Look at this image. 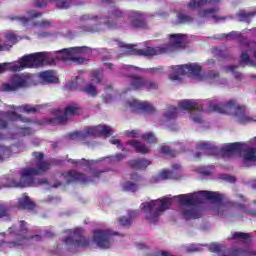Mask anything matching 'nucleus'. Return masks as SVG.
Wrapping results in <instances>:
<instances>
[{"label": "nucleus", "instance_id": "obj_1", "mask_svg": "<svg viewBox=\"0 0 256 256\" xmlns=\"http://www.w3.org/2000/svg\"><path fill=\"white\" fill-rule=\"evenodd\" d=\"M205 199L219 203L223 201V195L218 192L200 191L193 194L178 195V196H165L161 199L151 200L141 204L142 213L148 223H157L159 217L171 207L173 201H179L180 213L183 219L189 221L191 219H199L201 217V210L195 207L197 203H203Z\"/></svg>", "mask_w": 256, "mask_h": 256}, {"label": "nucleus", "instance_id": "obj_2", "mask_svg": "<svg viewBox=\"0 0 256 256\" xmlns=\"http://www.w3.org/2000/svg\"><path fill=\"white\" fill-rule=\"evenodd\" d=\"M187 45V36L183 34H171L169 45L164 47H146L143 49H136L133 45L121 42L120 47L126 49L125 53L128 55H139L143 57H154V55H163V53H173L177 49H185Z\"/></svg>", "mask_w": 256, "mask_h": 256}, {"label": "nucleus", "instance_id": "obj_3", "mask_svg": "<svg viewBox=\"0 0 256 256\" xmlns=\"http://www.w3.org/2000/svg\"><path fill=\"white\" fill-rule=\"evenodd\" d=\"M208 105V113H224V115H233L238 123H255L256 117L247 114L245 107L240 106L235 101H229L227 103H220L213 99L206 102Z\"/></svg>", "mask_w": 256, "mask_h": 256}, {"label": "nucleus", "instance_id": "obj_4", "mask_svg": "<svg viewBox=\"0 0 256 256\" xmlns=\"http://www.w3.org/2000/svg\"><path fill=\"white\" fill-rule=\"evenodd\" d=\"M33 157L36 161V168H24L20 172V181L12 180L6 187H29L35 184L34 175H41L49 170V163L43 161V153L34 152Z\"/></svg>", "mask_w": 256, "mask_h": 256}, {"label": "nucleus", "instance_id": "obj_5", "mask_svg": "<svg viewBox=\"0 0 256 256\" xmlns=\"http://www.w3.org/2000/svg\"><path fill=\"white\" fill-rule=\"evenodd\" d=\"M172 73L170 74L171 81H181V75H188L195 77L198 81H206L207 83H215L219 81V74L213 71L207 74L201 73V65L199 64H186L182 66H173Z\"/></svg>", "mask_w": 256, "mask_h": 256}, {"label": "nucleus", "instance_id": "obj_6", "mask_svg": "<svg viewBox=\"0 0 256 256\" xmlns=\"http://www.w3.org/2000/svg\"><path fill=\"white\" fill-rule=\"evenodd\" d=\"M49 59L48 52H38L22 57L18 62L0 64V74L5 71H23V69L39 67Z\"/></svg>", "mask_w": 256, "mask_h": 256}, {"label": "nucleus", "instance_id": "obj_7", "mask_svg": "<svg viewBox=\"0 0 256 256\" xmlns=\"http://www.w3.org/2000/svg\"><path fill=\"white\" fill-rule=\"evenodd\" d=\"M25 225H26L25 221H22L20 230H17L14 233L13 231H15V228L10 227L8 230V233H10V235H13L17 241L7 242V241L1 240L0 247H9L10 249H12V247H19L21 245H25V243H27V241H29L30 239H35V241H41V235L26 236L27 227H25Z\"/></svg>", "mask_w": 256, "mask_h": 256}, {"label": "nucleus", "instance_id": "obj_8", "mask_svg": "<svg viewBox=\"0 0 256 256\" xmlns=\"http://www.w3.org/2000/svg\"><path fill=\"white\" fill-rule=\"evenodd\" d=\"M58 53L60 54L58 59L61 61H73V63L83 65V63H85V58L77 57V55H89V53H91V48L85 46L75 47L61 50Z\"/></svg>", "mask_w": 256, "mask_h": 256}, {"label": "nucleus", "instance_id": "obj_9", "mask_svg": "<svg viewBox=\"0 0 256 256\" xmlns=\"http://www.w3.org/2000/svg\"><path fill=\"white\" fill-rule=\"evenodd\" d=\"M99 135H113V129L109 126L98 125L95 127L87 128L84 132H74L70 135V139H85V137H99Z\"/></svg>", "mask_w": 256, "mask_h": 256}, {"label": "nucleus", "instance_id": "obj_10", "mask_svg": "<svg viewBox=\"0 0 256 256\" xmlns=\"http://www.w3.org/2000/svg\"><path fill=\"white\" fill-rule=\"evenodd\" d=\"M179 109L182 111H191L190 119L194 123H203V117L201 111H203V105L196 100H182L178 104Z\"/></svg>", "mask_w": 256, "mask_h": 256}, {"label": "nucleus", "instance_id": "obj_11", "mask_svg": "<svg viewBox=\"0 0 256 256\" xmlns=\"http://www.w3.org/2000/svg\"><path fill=\"white\" fill-rule=\"evenodd\" d=\"M240 63L248 67H256V42H249L243 46Z\"/></svg>", "mask_w": 256, "mask_h": 256}, {"label": "nucleus", "instance_id": "obj_12", "mask_svg": "<svg viewBox=\"0 0 256 256\" xmlns=\"http://www.w3.org/2000/svg\"><path fill=\"white\" fill-rule=\"evenodd\" d=\"M94 178L87 179L85 174L77 173L76 171L65 172L62 174L61 179L64 180V183H73V181H79L80 183H89V181H95V179H99L103 172L94 171L92 173Z\"/></svg>", "mask_w": 256, "mask_h": 256}, {"label": "nucleus", "instance_id": "obj_13", "mask_svg": "<svg viewBox=\"0 0 256 256\" xmlns=\"http://www.w3.org/2000/svg\"><path fill=\"white\" fill-rule=\"evenodd\" d=\"M21 87H29V77L16 74L8 83L2 85L3 91H17Z\"/></svg>", "mask_w": 256, "mask_h": 256}, {"label": "nucleus", "instance_id": "obj_14", "mask_svg": "<svg viewBox=\"0 0 256 256\" xmlns=\"http://www.w3.org/2000/svg\"><path fill=\"white\" fill-rule=\"evenodd\" d=\"M209 249L212 253H218V256H247V255L255 256L256 255V253L251 252L249 248L245 250L232 249V250L223 252V250H221V246H219L218 244H211L209 246Z\"/></svg>", "mask_w": 256, "mask_h": 256}, {"label": "nucleus", "instance_id": "obj_15", "mask_svg": "<svg viewBox=\"0 0 256 256\" xmlns=\"http://www.w3.org/2000/svg\"><path fill=\"white\" fill-rule=\"evenodd\" d=\"M94 242L100 247V249H109L113 244L111 238V231L109 230H95Z\"/></svg>", "mask_w": 256, "mask_h": 256}, {"label": "nucleus", "instance_id": "obj_16", "mask_svg": "<svg viewBox=\"0 0 256 256\" xmlns=\"http://www.w3.org/2000/svg\"><path fill=\"white\" fill-rule=\"evenodd\" d=\"M101 17L95 16L93 14H84L80 17L81 23H87V26H83L82 31L85 33H99L101 31V25L91 26L92 23H99Z\"/></svg>", "mask_w": 256, "mask_h": 256}, {"label": "nucleus", "instance_id": "obj_17", "mask_svg": "<svg viewBox=\"0 0 256 256\" xmlns=\"http://www.w3.org/2000/svg\"><path fill=\"white\" fill-rule=\"evenodd\" d=\"M181 164H173L171 170H163L159 173L157 178L152 179V183H159L167 179H181Z\"/></svg>", "mask_w": 256, "mask_h": 256}, {"label": "nucleus", "instance_id": "obj_18", "mask_svg": "<svg viewBox=\"0 0 256 256\" xmlns=\"http://www.w3.org/2000/svg\"><path fill=\"white\" fill-rule=\"evenodd\" d=\"M103 79V74L99 71H93L91 73V84L82 88V91L89 95L90 97L97 96V87L95 85H99L101 80Z\"/></svg>", "mask_w": 256, "mask_h": 256}, {"label": "nucleus", "instance_id": "obj_19", "mask_svg": "<svg viewBox=\"0 0 256 256\" xmlns=\"http://www.w3.org/2000/svg\"><path fill=\"white\" fill-rule=\"evenodd\" d=\"M77 113V106L75 105H69L67 106L64 110H55L54 111V121H56V123H65V121H67L68 119H71V117H73V115H76Z\"/></svg>", "mask_w": 256, "mask_h": 256}, {"label": "nucleus", "instance_id": "obj_20", "mask_svg": "<svg viewBox=\"0 0 256 256\" xmlns=\"http://www.w3.org/2000/svg\"><path fill=\"white\" fill-rule=\"evenodd\" d=\"M68 237L64 239L65 245L67 247H77L81 245V242L83 241V229L76 228L75 230H68Z\"/></svg>", "mask_w": 256, "mask_h": 256}, {"label": "nucleus", "instance_id": "obj_21", "mask_svg": "<svg viewBox=\"0 0 256 256\" xmlns=\"http://www.w3.org/2000/svg\"><path fill=\"white\" fill-rule=\"evenodd\" d=\"M8 121H23V123H29V118H22L15 112H0V129H7Z\"/></svg>", "mask_w": 256, "mask_h": 256}, {"label": "nucleus", "instance_id": "obj_22", "mask_svg": "<svg viewBox=\"0 0 256 256\" xmlns=\"http://www.w3.org/2000/svg\"><path fill=\"white\" fill-rule=\"evenodd\" d=\"M127 105L131 109V111H145L146 113H151V111H154L153 105L149 104V102L132 100L130 102H127Z\"/></svg>", "mask_w": 256, "mask_h": 256}, {"label": "nucleus", "instance_id": "obj_23", "mask_svg": "<svg viewBox=\"0 0 256 256\" xmlns=\"http://www.w3.org/2000/svg\"><path fill=\"white\" fill-rule=\"evenodd\" d=\"M50 3H56L58 9H69L71 7V0H48ZM35 7H47V2L45 0H36Z\"/></svg>", "mask_w": 256, "mask_h": 256}, {"label": "nucleus", "instance_id": "obj_24", "mask_svg": "<svg viewBox=\"0 0 256 256\" xmlns=\"http://www.w3.org/2000/svg\"><path fill=\"white\" fill-rule=\"evenodd\" d=\"M217 13H219V8H205L198 10V17L201 19H214V21H221V19L217 17Z\"/></svg>", "mask_w": 256, "mask_h": 256}, {"label": "nucleus", "instance_id": "obj_25", "mask_svg": "<svg viewBox=\"0 0 256 256\" xmlns=\"http://www.w3.org/2000/svg\"><path fill=\"white\" fill-rule=\"evenodd\" d=\"M197 148L199 151H203L208 155H217L219 153V149H217L215 145L205 141L199 142Z\"/></svg>", "mask_w": 256, "mask_h": 256}, {"label": "nucleus", "instance_id": "obj_26", "mask_svg": "<svg viewBox=\"0 0 256 256\" xmlns=\"http://www.w3.org/2000/svg\"><path fill=\"white\" fill-rule=\"evenodd\" d=\"M126 145H130L136 151V153H141L142 155H147V153H151V149L145 146V144L139 142L138 140H130L126 143Z\"/></svg>", "mask_w": 256, "mask_h": 256}, {"label": "nucleus", "instance_id": "obj_27", "mask_svg": "<svg viewBox=\"0 0 256 256\" xmlns=\"http://www.w3.org/2000/svg\"><path fill=\"white\" fill-rule=\"evenodd\" d=\"M216 3H219V0H190L188 9H199L205 5H216Z\"/></svg>", "mask_w": 256, "mask_h": 256}, {"label": "nucleus", "instance_id": "obj_28", "mask_svg": "<svg viewBox=\"0 0 256 256\" xmlns=\"http://www.w3.org/2000/svg\"><path fill=\"white\" fill-rule=\"evenodd\" d=\"M132 19V25L134 27H144L145 25V19H147V16L140 12L132 11L130 13Z\"/></svg>", "mask_w": 256, "mask_h": 256}, {"label": "nucleus", "instance_id": "obj_29", "mask_svg": "<svg viewBox=\"0 0 256 256\" xmlns=\"http://www.w3.org/2000/svg\"><path fill=\"white\" fill-rule=\"evenodd\" d=\"M43 83H59V78L55 75L54 71L48 70L39 74Z\"/></svg>", "mask_w": 256, "mask_h": 256}, {"label": "nucleus", "instance_id": "obj_30", "mask_svg": "<svg viewBox=\"0 0 256 256\" xmlns=\"http://www.w3.org/2000/svg\"><path fill=\"white\" fill-rule=\"evenodd\" d=\"M17 207L18 209L31 210L35 208V203L29 199V196L23 195L22 197L18 198Z\"/></svg>", "mask_w": 256, "mask_h": 256}, {"label": "nucleus", "instance_id": "obj_31", "mask_svg": "<svg viewBox=\"0 0 256 256\" xmlns=\"http://www.w3.org/2000/svg\"><path fill=\"white\" fill-rule=\"evenodd\" d=\"M5 139H7L5 135L0 134V160L11 157V148L3 145V141H5Z\"/></svg>", "mask_w": 256, "mask_h": 256}, {"label": "nucleus", "instance_id": "obj_32", "mask_svg": "<svg viewBox=\"0 0 256 256\" xmlns=\"http://www.w3.org/2000/svg\"><path fill=\"white\" fill-rule=\"evenodd\" d=\"M131 79V89L137 90V89H143L145 87V79H143L141 76H130Z\"/></svg>", "mask_w": 256, "mask_h": 256}, {"label": "nucleus", "instance_id": "obj_33", "mask_svg": "<svg viewBox=\"0 0 256 256\" xmlns=\"http://www.w3.org/2000/svg\"><path fill=\"white\" fill-rule=\"evenodd\" d=\"M137 215H139L137 210H129L128 218L122 217L119 219L120 225H122V227H129V225H131L132 219L137 217Z\"/></svg>", "mask_w": 256, "mask_h": 256}, {"label": "nucleus", "instance_id": "obj_34", "mask_svg": "<svg viewBox=\"0 0 256 256\" xmlns=\"http://www.w3.org/2000/svg\"><path fill=\"white\" fill-rule=\"evenodd\" d=\"M151 165V162L149 160H132L130 162V166L133 167V169H147Z\"/></svg>", "mask_w": 256, "mask_h": 256}, {"label": "nucleus", "instance_id": "obj_35", "mask_svg": "<svg viewBox=\"0 0 256 256\" xmlns=\"http://www.w3.org/2000/svg\"><path fill=\"white\" fill-rule=\"evenodd\" d=\"M255 15V12H246L245 10H240L237 13L238 21H243L245 23H250L251 18Z\"/></svg>", "mask_w": 256, "mask_h": 256}, {"label": "nucleus", "instance_id": "obj_36", "mask_svg": "<svg viewBox=\"0 0 256 256\" xmlns=\"http://www.w3.org/2000/svg\"><path fill=\"white\" fill-rule=\"evenodd\" d=\"M6 39H7L8 43H10V44H9V46L0 45V51H5V50L9 49L10 47H13V45H15V43H17V36H15V34L13 32H8L6 34Z\"/></svg>", "mask_w": 256, "mask_h": 256}, {"label": "nucleus", "instance_id": "obj_37", "mask_svg": "<svg viewBox=\"0 0 256 256\" xmlns=\"http://www.w3.org/2000/svg\"><path fill=\"white\" fill-rule=\"evenodd\" d=\"M179 114V109L175 107L169 108L165 113H164V118L166 121H171L173 119H177V115Z\"/></svg>", "mask_w": 256, "mask_h": 256}, {"label": "nucleus", "instance_id": "obj_38", "mask_svg": "<svg viewBox=\"0 0 256 256\" xmlns=\"http://www.w3.org/2000/svg\"><path fill=\"white\" fill-rule=\"evenodd\" d=\"M10 212L11 206L0 202V219H3V217H9L11 215Z\"/></svg>", "mask_w": 256, "mask_h": 256}, {"label": "nucleus", "instance_id": "obj_39", "mask_svg": "<svg viewBox=\"0 0 256 256\" xmlns=\"http://www.w3.org/2000/svg\"><path fill=\"white\" fill-rule=\"evenodd\" d=\"M214 215H219L220 217H227L229 215V208L225 205H219L214 208Z\"/></svg>", "mask_w": 256, "mask_h": 256}, {"label": "nucleus", "instance_id": "obj_40", "mask_svg": "<svg viewBox=\"0 0 256 256\" xmlns=\"http://www.w3.org/2000/svg\"><path fill=\"white\" fill-rule=\"evenodd\" d=\"M121 17H123V11L114 8L110 11L107 19H112V21H115L116 19H121Z\"/></svg>", "mask_w": 256, "mask_h": 256}, {"label": "nucleus", "instance_id": "obj_41", "mask_svg": "<svg viewBox=\"0 0 256 256\" xmlns=\"http://www.w3.org/2000/svg\"><path fill=\"white\" fill-rule=\"evenodd\" d=\"M17 109L21 113H37L38 108L31 105L18 106Z\"/></svg>", "mask_w": 256, "mask_h": 256}, {"label": "nucleus", "instance_id": "obj_42", "mask_svg": "<svg viewBox=\"0 0 256 256\" xmlns=\"http://www.w3.org/2000/svg\"><path fill=\"white\" fill-rule=\"evenodd\" d=\"M37 17H41V12L30 11L29 19L22 17V18H19V20L21 21V23H23V25H27V23H29L30 19H37Z\"/></svg>", "mask_w": 256, "mask_h": 256}, {"label": "nucleus", "instance_id": "obj_43", "mask_svg": "<svg viewBox=\"0 0 256 256\" xmlns=\"http://www.w3.org/2000/svg\"><path fill=\"white\" fill-rule=\"evenodd\" d=\"M137 189H139V185H137L131 181H128L123 184L124 191H130L131 193H135V191H137Z\"/></svg>", "mask_w": 256, "mask_h": 256}, {"label": "nucleus", "instance_id": "obj_44", "mask_svg": "<svg viewBox=\"0 0 256 256\" xmlns=\"http://www.w3.org/2000/svg\"><path fill=\"white\" fill-rule=\"evenodd\" d=\"M232 239H235L236 241L245 242L249 239V234L243 232H234L232 234Z\"/></svg>", "mask_w": 256, "mask_h": 256}, {"label": "nucleus", "instance_id": "obj_45", "mask_svg": "<svg viewBox=\"0 0 256 256\" xmlns=\"http://www.w3.org/2000/svg\"><path fill=\"white\" fill-rule=\"evenodd\" d=\"M142 139H144V141H146L147 143H157V137H155V134L151 132L143 134Z\"/></svg>", "mask_w": 256, "mask_h": 256}, {"label": "nucleus", "instance_id": "obj_46", "mask_svg": "<svg viewBox=\"0 0 256 256\" xmlns=\"http://www.w3.org/2000/svg\"><path fill=\"white\" fill-rule=\"evenodd\" d=\"M160 153L163 155H169V157H175L177 155V152L171 150L169 146H161Z\"/></svg>", "mask_w": 256, "mask_h": 256}, {"label": "nucleus", "instance_id": "obj_47", "mask_svg": "<svg viewBox=\"0 0 256 256\" xmlns=\"http://www.w3.org/2000/svg\"><path fill=\"white\" fill-rule=\"evenodd\" d=\"M179 23H193V17L186 14H178Z\"/></svg>", "mask_w": 256, "mask_h": 256}, {"label": "nucleus", "instance_id": "obj_48", "mask_svg": "<svg viewBox=\"0 0 256 256\" xmlns=\"http://www.w3.org/2000/svg\"><path fill=\"white\" fill-rule=\"evenodd\" d=\"M110 163H119L120 161H123L125 159V154H116L115 156H110L106 158Z\"/></svg>", "mask_w": 256, "mask_h": 256}, {"label": "nucleus", "instance_id": "obj_49", "mask_svg": "<svg viewBox=\"0 0 256 256\" xmlns=\"http://www.w3.org/2000/svg\"><path fill=\"white\" fill-rule=\"evenodd\" d=\"M71 163H73L74 165H76V167H83V165H86V167H89V165H91V163H93V161H88L85 159L82 160H70Z\"/></svg>", "mask_w": 256, "mask_h": 256}, {"label": "nucleus", "instance_id": "obj_50", "mask_svg": "<svg viewBox=\"0 0 256 256\" xmlns=\"http://www.w3.org/2000/svg\"><path fill=\"white\" fill-rule=\"evenodd\" d=\"M143 87H145V89H147L148 91H153V90L157 89L158 85L156 82L144 80Z\"/></svg>", "mask_w": 256, "mask_h": 256}, {"label": "nucleus", "instance_id": "obj_51", "mask_svg": "<svg viewBox=\"0 0 256 256\" xmlns=\"http://www.w3.org/2000/svg\"><path fill=\"white\" fill-rule=\"evenodd\" d=\"M225 71L227 73H233L234 77H236V79H241V74H239V72L235 71V69H237V66H226Z\"/></svg>", "mask_w": 256, "mask_h": 256}, {"label": "nucleus", "instance_id": "obj_52", "mask_svg": "<svg viewBox=\"0 0 256 256\" xmlns=\"http://www.w3.org/2000/svg\"><path fill=\"white\" fill-rule=\"evenodd\" d=\"M31 133H33V131L31 130V128L27 127H20L17 130V134L21 135L22 137H25V135H31Z\"/></svg>", "mask_w": 256, "mask_h": 256}, {"label": "nucleus", "instance_id": "obj_53", "mask_svg": "<svg viewBox=\"0 0 256 256\" xmlns=\"http://www.w3.org/2000/svg\"><path fill=\"white\" fill-rule=\"evenodd\" d=\"M254 203L256 205V201H254ZM238 209H240V211H243L247 215H252V217H256V211H247V206L243 204L238 205Z\"/></svg>", "mask_w": 256, "mask_h": 256}, {"label": "nucleus", "instance_id": "obj_54", "mask_svg": "<svg viewBox=\"0 0 256 256\" xmlns=\"http://www.w3.org/2000/svg\"><path fill=\"white\" fill-rule=\"evenodd\" d=\"M123 71H127L128 73H137V71H141V68L135 66H123Z\"/></svg>", "mask_w": 256, "mask_h": 256}, {"label": "nucleus", "instance_id": "obj_55", "mask_svg": "<svg viewBox=\"0 0 256 256\" xmlns=\"http://www.w3.org/2000/svg\"><path fill=\"white\" fill-rule=\"evenodd\" d=\"M224 37H226V39H237L241 37V33L232 31L228 34H224Z\"/></svg>", "mask_w": 256, "mask_h": 256}, {"label": "nucleus", "instance_id": "obj_56", "mask_svg": "<svg viewBox=\"0 0 256 256\" xmlns=\"http://www.w3.org/2000/svg\"><path fill=\"white\" fill-rule=\"evenodd\" d=\"M186 250L188 253H195V251H201V246L193 244L188 246Z\"/></svg>", "mask_w": 256, "mask_h": 256}, {"label": "nucleus", "instance_id": "obj_57", "mask_svg": "<svg viewBox=\"0 0 256 256\" xmlns=\"http://www.w3.org/2000/svg\"><path fill=\"white\" fill-rule=\"evenodd\" d=\"M51 25V22L48 20H42L41 22L34 23V27H49Z\"/></svg>", "mask_w": 256, "mask_h": 256}, {"label": "nucleus", "instance_id": "obj_58", "mask_svg": "<svg viewBox=\"0 0 256 256\" xmlns=\"http://www.w3.org/2000/svg\"><path fill=\"white\" fill-rule=\"evenodd\" d=\"M104 25L107 27V29H117V24L111 22V20L104 22Z\"/></svg>", "mask_w": 256, "mask_h": 256}, {"label": "nucleus", "instance_id": "obj_59", "mask_svg": "<svg viewBox=\"0 0 256 256\" xmlns=\"http://www.w3.org/2000/svg\"><path fill=\"white\" fill-rule=\"evenodd\" d=\"M127 137H139V132L137 130L126 131Z\"/></svg>", "mask_w": 256, "mask_h": 256}, {"label": "nucleus", "instance_id": "obj_60", "mask_svg": "<svg viewBox=\"0 0 256 256\" xmlns=\"http://www.w3.org/2000/svg\"><path fill=\"white\" fill-rule=\"evenodd\" d=\"M110 143L112 145H117V147H121V141L115 137L111 138L110 139Z\"/></svg>", "mask_w": 256, "mask_h": 256}, {"label": "nucleus", "instance_id": "obj_61", "mask_svg": "<svg viewBox=\"0 0 256 256\" xmlns=\"http://www.w3.org/2000/svg\"><path fill=\"white\" fill-rule=\"evenodd\" d=\"M224 179L226 181H229V183H235V177H233V176L225 175Z\"/></svg>", "mask_w": 256, "mask_h": 256}, {"label": "nucleus", "instance_id": "obj_62", "mask_svg": "<svg viewBox=\"0 0 256 256\" xmlns=\"http://www.w3.org/2000/svg\"><path fill=\"white\" fill-rule=\"evenodd\" d=\"M199 173H202V175H211V172L207 168H200Z\"/></svg>", "mask_w": 256, "mask_h": 256}, {"label": "nucleus", "instance_id": "obj_63", "mask_svg": "<svg viewBox=\"0 0 256 256\" xmlns=\"http://www.w3.org/2000/svg\"><path fill=\"white\" fill-rule=\"evenodd\" d=\"M37 36L39 38L48 37L49 33H47V32H39V33H37Z\"/></svg>", "mask_w": 256, "mask_h": 256}, {"label": "nucleus", "instance_id": "obj_64", "mask_svg": "<svg viewBox=\"0 0 256 256\" xmlns=\"http://www.w3.org/2000/svg\"><path fill=\"white\" fill-rule=\"evenodd\" d=\"M45 237H53V232H51V231H46V232H45Z\"/></svg>", "mask_w": 256, "mask_h": 256}]
</instances>
